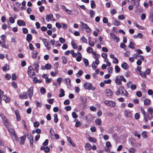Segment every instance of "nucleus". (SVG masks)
<instances>
[{
    "instance_id": "8fccbe9b",
    "label": "nucleus",
    "mask_w": 153,
    "mask_h": 153,
    "mask_svg": "<svg viewBox=\"0 0 153 153\" xmlns=\"http://www.w3.org/2000/svg\"><path fill=\"white\" fill-rule=\"evenodd\" d=\"M120 79H121V80L123 81L124 82H126V79H125L123 76L122 75H121L120 76Z\"/></svg>"
},
{
    "instance_id": "9b49d317",
    "label": "nucleus",
    "mask_w": 153,
    "mask_h": 153,
    "mask_svg": "<svg viewBox=\"0 0 153 153\" xmlns=\"http://www.w3.org/2000/svg\"><path fill=\"white\" fill-rule=\"evenodd\" d=\"M20 98L21 99H26L27 98V92H24L22 93L19 95Z\"/></svg>"
},
{
    "instance_id": "473e14b6",
    "label": "nucleus",
    "mask_w": 153,
    "mask_h": 153,
    "mask_svg": "<svg viewBox=\"0 0 153 153\" xmlns=\"http://www.w3.org/2000/svg\"><path fill=\"white\" fill-rule=\"evenodd\" d=\"M88 140L89 141L93 143H96L97 141L96 140L94 137H89Z\"/></svg>"
},
{
    "instance_id": "412c9836",
    "label": "nucleus",
    "mask_w": 153,
    "mask_h": 153,
    "mask_svg": "<svg viewBox=\"0 0 153 153\" xmlns=\"http://www.w3.org/2000/svg\"><path fill=\"white\" fill-rule=\"evenodd\" d=\"M32 35L30 34H28L27 35L26 39V40L29 42L32 39Z\"/></svg>"
},
{
    "instance_id": "774afa93",
    "label": "nucleus",
    "mask_w": 153,
    "mask_h": 153,
    "mask_svg": "<svg viewBox=\"0 0 153 153\" xmlns=\"http://www.w3.org/2000/svg\"><path fill=\"white\" fill-rule=\"evenodd\" d=\"M128 151L130 153H134L135 152V150L134 148H132L130 149Z\"/></svg>"
},
{
    "instance_id": "c756f323",
    "label": "nucleus",
    "mask_w": 153,
    "mask_h": 153,
    "mask_svg": "<svg viewBox=\"0 0 153 153\" xmlns=\"http://www.w3.org/2000/svg\"><path fill=\"white\" fill-rule=\"evenodd\" d=\"M121 67L125 70H127L128 67V66L127 63L125 62L122 65Z\"/></svg>"
},
{
    "instance_id": "c9c22d12",
    "label": "nucleus",
    "mask_w": 153,
    "mask_h": 153,
    "mask_svg": "<svg viewBox=\"0 0 153 153\" xmlns=\"http://www.w3.org/2000/svg\"><path fill=\"white\" fill-rule=\"evenodd\" d=\"M51 65L50 64H47L45 65V68L47 70H49L51 69Z\"/></svg>"
},
{
    "instance_id": "423d86ee",
    "label": "nucleus",
    "mask_w": 153,
    "mask_h": 153,
    "mask_svg": "<svg viewBox=\"0 0 153 153\" xmlns=\"http://www.w3.org/2000/svg\"><path fill=\"white\" fill-rule=\"evenodd\" d=\"M0 116L1 117L3 121V122L5 126L7 128L9 125V123L8 120L4 117V116L2 114H0Z\"/></svg>"
},
{
    "instance_id": "f3484780",
    "label": "nucleus",
    "mask_w": 153,
    "mask_h": 153,
    "mask_svg": "<svg viewBox=\"0 0 153 153\" xmlns=\"http://www.w3.org/2000/svg\"><path fill=\"white\" fill-rule=\"evenodd\" d=\"M65 83L66 84L68 88L69 87V86H71L70 82L71 80L70 79L68 78H66L64 79Z\"/></svg>"
},
{
    "instance_id": "7ed1b4c3",
    "label": "nucleus",
    "mask_w": 153,
    "mask_h": 153,
    "mask_svg": "<svg viewBox=\"0 0 153 153\" xmlns=\"http://www.w3.org/2000/svg\"><path fill=\"white\" fill-rule=\"evenodd\" d=\"M27 74L29 77L33 78V76L35 75L34 70L32 66H30L28 67Z\"/></svg>"
},
{
    "instance_id": "864d4df0",
    "label": "nucleus",
    "mask_w": 153,
    "mask_h": 153,
    "mask_svg": "<svg viewBox=\"0 0 153 153\" xmlns=\"http://www.w3.org/2000/svg\"><path fill=\"white\" fill-rule=\"evenodd\" d=\"M136 95L139 97H141L142 95V92L140 91H137L136 93Z\"/></svg>"
},
{
    "instance_id": "39448f33",
    "label": "nucleus",
    "mask_w": 153,
    "mask_h": 153,
    "mask_svg": "<svg viewBox=\"0 0 153 153\" xmlns=\"http://www.w3.org/2000/svg\"><path fill=\"white\" fill-rule=\"evenodd\" d=\"M140 0H128L129 4L137 7L139 6Z\"/></svg>"
},
{
    "instance_id": "de8ad7c7",
    "label": "nucleus",
    "mask_w": 153,
    "mask_h": 153,
    "mask_svg": "<svg viewBox=\"0 0 153 153\" xmlns=\"http://www.w3.org/2000/svg\"><path fill=\"white\" fill-rule=\"evenodd\" d=\"M71 44L72 46V47L74 49H76L77 48V45L76 44V43L73 42V41H72L71 42Z\"/></svg>"
},
{
    "instance_id": "13d9d810",
    "label": "nucleus",
    "mask_w": 153,
    "mask_h": 153,
    "mask_svg": "<svg viewBox=\"0 0 153 153\" xmlns=\"http://www.w3.org/2000/svg\"><path fill=\"white\" fill-rule=\"evenodd\" d=\"M93 51V49L92 48L89 47L87 48V51L89 53H91Z\"/></svg>"
},
{
    "instance_id": "72a5a7b5",
    "label": "nucleus",
    "mask_w": 153,
    "mask_h": 153,
    "mask_svg": "<svg viewBox=\"0 0 153 153\" xmlns=\"http://www.w3.org/2000/svg\"><path fill=\"white\" fill-rule=\"evenodd\" d=\"M91 3V7L92 8H94L96 7V4L94 1L93 0H91L90 1Z\"/></svg>"
},
{
    "instance_id": "b1692460",
    "label": "nucleus",
    "mask_w": 153,
    "mask_h": 153,
    "mask_svg": "<svg viewBox=\"0 0 153 153\" xmlns=\"http://www.w3.org/2000/svg\"><path fill=\"white\" fill-rule=\"evenodd\" d=\"M141 68L139 66L137 67V73L140 75L142 77H143V72L141 71Z\"/></svg>"
},
{
    "instance_id": "7c9ffc66",
    "label": "nucleus",
    "mask_w": 153,
    "mask_h": 153,
    "mask_svg": "<svg viewBox=\"0 0 153 153\" xmlns=\"http://www.w3.org/2000/svg\"><path fill=\"white\" fill-rule=\"evenodd\" d=\"M38 52L37 51H35L32 53V57L33 59L36 57L37 55Z\"/></svg>"
},
{
    "instance_id": "a878e982",
    "label": "nucleus",
    "mask_w": 153,
    "mask_h": 153,
    "mask_svg": "<svg viewBox=\"0 0 153 153\" xmlns=\"http://www.w3.org/2000/svg\"><path fill=\"white\" fill-rule=\"evenodd\" d=\"M8 130L10 134L11 135L13 136V135H15V133L14 130L12 128H9L8 129Z\"/></svg>"
},
{
    "instance_id": "ddd939ff",
    "label": "nucleus",
    "mask_w": 153,
    "mask_h": 153,
    "mask_svg": "<svg viewBox=\"0 0 153 153\" xmlns=\"http://www.w3.org/2000/svg\"><path fill=\"white\" fill-rule=\"evenodd\" d=\"M113 94V92L109 89L105 90V95L108 97H111Z\"/></svg>"
},
{
    "instance_id": "e2e57ef3",
    "label": "nucleus",
    "mask_w": 153,
    "mask_h": 153,
    "mask_svg": "<svg viewBox=\"0 0 153 153\" xmlns=\"http://www.w3.org/2000/svg\"><path fill=\"white\" fill-rule=\"evenodd\" d=\"M135 51L137 52V54L138 55H139L140 54H142L143 53V51L139 49L135 50Z\"/></svg>"
},
{
    "instance_id": "ea45409f",
    "label": "nucleus",
    "mask_w": 153,
    "mask_h": 153,
    "mask_svg": "<svg viewBox=\"0 0 153 153\" xmlns=\"http://www.w3.org/2000/svg\"><path fill=\"white\" fill-rule=\"evenodd\" d=\"M62 62L64 64H65L67 63V60L66 57L64 56H63L62 57Z\"/></svg>"
},
{
    "instance_id": "a18cd8bd",
    "label": "nucleus",
    "mask_w": 153,
    "mask_h": 153,
    "mask_svg": "<svg viewBox=\"0 0 153 153\" xmlns=\"http://www.w3.org/2000/svg\"><path fill=\"white\" fill-rule=\"evenodd\" d=\"M11 85L12 86L15 88H18L17 84L14 82H11Z\"/></svg>"
},
{
    "instance_id": "052dcab7",
    "label": "nucleus",
    "mask_w": 153,
    "mask_h": 153,
    "mask_svg": "<svg viewBox=\"0 0 153 153\" xmlns=\"http://www.w3.org/2000/svg\"><path fill=\"white\" fill-rule=\"evenodd\" d=\"M33 66L34 68V69H38L39 67V65L38 64V63H36L35 62L33 65Z\"/></svg>"
},
{
    "instance_id": "4d7b16f0",
    "label": "nucleus",
    "mask_w": 153,
    "mask_h": 153,
    "mask_svg": "<svg viewBox=\"0 0 153 153\" xmlns=\"http://www.w3.org/2000/svg\"><path fill=\"white\" fill-rule=\"evenodd\" d=\"M65 109L67 111H70L71 109V107L70 106H66L65 107Z\"/></svg>"
},
{
    "instance_id": "dca6fc26",
    "label": "nucleus",
    "mask_w": 153,
    "mask_h": 153,
    "mask_svg": "<svg viewBox=\"0 0 153 153\" xmlns=\"http://www.w3.org/2000/svg\"><path fill=\"white\" fill-rule=\"evenodd\" d=\"M15 113L16 116V120L17 121H19L21 120V117L18 111L16 110L15 111Z\"/></svg>"
},
{
    "instance_id": "6e6d98bb",
    "label": "nucleus",
    "mask_w": 153,
    "mask_h": 153,
    "mask_svg": "<svg viewBox=\"0 0 153 153\" xmlns=\"http://www.w3.org/2000/svg\"><path fill=\"white\" fill-rule=\"evenodd\" d=\"M90 15L91 16V18H93V16L94 15L95 13L94 12L91 10H90Z\"/></svg>"
},
{
    "instance_id": "20e7f679",
    "label": "nucleus",
    "mask_w": 153,
    "mask_h": 153,
    "mask_svg": "<svg viewBox=\"0 0 153 153\" xmlns=\"http://www.w3.org/2000/svg\"><path fill=\"white\" fill-rule=\"evenodd\" d=\"M103 103L105 105H108L111 107H114L115 106V103L111 100H105L103 101Z\"/></svg>"
},
{
    "instance_id": "f257e3e1",
    "label": "nucleus",
    "mask_w": 153,
    "mask_h": 153,
    "mask_svg": "<svg viewBox=\"0 0 153 153\" xmlns=\"http://www.w3.org/2000/svg\"><path fill=\"white\" fill-rule=\"evenodd\" d=\"M148 111L150 113V114H145L144 113V117L145 121L147 122V117L148 116L149 118V120H151L152 118V114L153 113V108L152 107H149L148 109Z\"/></svg>"
},
{
    "instance_id": "603ef678",
    "label": "nucleus",
    "mask_w": 153,
    "mask_h": 153,
    "mask_svg": "<svg viewBox=\"0 0 153 153\" xmlns=\"http://www.w3.org/2000/svg\"><path fill=\"white\" fill-rule=\"evenodd\" d=\"M59 41L60 42L63 44L65 42V40L62 37H60L59 38Z\"/></svg>"
},
{
    "instance_id": "338daca9",
    "label": "nucleus",
    "mask_w": 153,
    "mask_h": 153,
    "mask_svg": "<svg viewBox=\"0 0 153 153\" xmlns=\"http://www.w3.org/2000/svg\"><path fill=\"white\" fill-rule=\"evenodd\" d=\"M48 139H46L45 142L43 143L42 145L44 146H45L48 145Z\"/></svg>"
},
{
    "instance_id": "2eb2a0df",
    "label": "nucleus",
    "mask_w": 153,
    "mask_h": 153,
    "mask_svg": "<svg viewBox=\"0 0 153 153\" xmlns=\"http://www.w3.org/2000/svg\"><path fill=\"white\" fill-rule=\"evenodd\" d=\"M17 24L19 26H25V21L21 20H18L17 21Z\"/></svg>"
},
{
    "instance_id": "0eeeda50",
    "label": "nucleus",
    "mask_w": 153,
    "mask_h": 153,
    "mask_svg": "<svg viewBox=\"0 0 153 153\" xmlns=\"http://www.w3.org/2000/svg\"><path fill=\"white\" fill-rule=\"evenodd\" d=\"M42 40L44 43L45 46L46 47V49L49 50L51 49V45L48 43V41H47V39L45 38L42 39Z\"/></svg>"
},
{
    "instance_id": "6ab92c4d",
    "label": "nucleus",
    "mask_w": 153,
    "mask_h": 153,
    "mask_svg": "<svg viewBox=\"0 0 153 153\" xmlns=\"http://www.w3.org/2000/svg\"><path fill=\"white\" fill-rule=\"evenodd\" d=\"M133 56L134 57V58L137 59H140V58H141V59H142L143 60V56H141V55H138V54L136 53V54H134L133 55Z\"/></svg>"
},
{
    "instance_id": "bf43d9fd",
    "label": "nucleus",
    "mask_w": 153,
    "mask_h": 153,
    "mask_svg": "<svg viewBox=\"0 0 153 153\" xmlns=\"http://www.w3.org/2000/svg\"><path fill=\"white\" fill-rule=\"evenodd\" d=\"M120 22L119 21L115 20L113 24L114 25L117 26L120 25Z\"/></svg>"
},
{
    "instance_id": "09e8293b",
    "label": "nucleus",
    "mask_w": 153,
    "mask_h": 153,
    "mask_svg": "<svg viewBox=\"0 0 153 153\" xmlns=\"http://www.w3.org/2000/svg\"><path fill=\"white\" fill-rule=\"evenodd\" d=\"M82 58V55H79L76 58V60L78 62H80L81 61Z\"/></svg>"
},
{
    "instance_id": "4c0bfd02",
    "label": "nucleus",
    "mask_w": 153,
    "mask_h": 153,
    "mask_svg": "<svg viewBox=\"0 0 153 153\" xmlns=\"http://www.w3.org/2000/svg\"><path fill=\"white\" fill-rule=\"evenodd\" d=\"M82 71L81 70H80L78 71V73L76 74V75L77 77H79L80 76L82 75Z\"/></svg>"
},
{
    "instance_id": "aec40b11",
    "label": "nucleus",
    "mask_w": 153,
    "mask_h": 153,
    "mask_svg": "<svg viewBox=\"0 0 153 153\" xmlns=\"http://www.w3.org/2000/svg\"><path fill=\"white\" fill-rule=\"evenodd\" d=\"M151 101L149 99H146L144 100V105L148 106L151 104Z\"/></svg>"
},
{
    "instance_id": "cd10ccee",
    "label": "nucleus",
    "mask_w": 153,
    "mask_h": 153,
    "mask_svg": "<svg viewBox=\"0 0 153 153\" xmlns=\"http://www.w3.org/2000/svg\"><path fill=\"white\" fill-rule=\"evenodd\" d=\"M85 148L87 150H90L91 149V145L89 143H86L85 146Z\"/></svg>"
},
{
    "instance_id": "49530a36",
    "label": "nucleus",
    "mask_w": 153,
    "mask_h": 153,
    "mask_svg": "<svg viewBox=\"0 0 153 153\" xmlns=\"http://www.w3.org/2000/svg\"><path fill=\"white\" fill-rule=\"evenodd\" d=\"M40 91L41 93L42 94H45L46 92V90L43 87H42L40 88Z\"/></svg>"
},
{
    "instance_id": "bb28decb",
    "label": "nucleus",
    "mask_w": 153,
    "mask_h": 153,
    "mask_svg": "<svg viewBox=\"0 0 153 153\" xmlns=\"http://www.w3.org/2000/svg\"><path fill=\"white\" fill-rule=\"evenodd\" d=\"M119 91L120 92V94L123 95L125 90L124 88L122 86H120L119 88Z\"/></svg>"
},
{
    "instance_id": "5701e85b",
    "label": "nucleus",
    "mask_w": 153,
    "mask_h": 153,
    "mask_svg": "<svg viewBox=\"0 0 153 153\" xmlns=\"http://www.w3.org/2000/svg\"><path fill=\"white\" fill-rule=\"evenodd\" d=\"M59 92H60V93L59 95V97H64L65 96V91H64L63 89H60L59 90Z\"/></svg>"
},
{
    "instance_id": "9d476101",
    "label": "nucleus",
    "mask_w": 153,
    "mask_h": 153,
    "mask_svg": "<svg viewBox=\"0 0 153 153\" xmlns=\"http://www.w3.org/2000/svg\"><path fill=\"white\" fill-rule=\"evenodd\" d=\"M115 81L116 84L117 85H120L122 84V81L121 80V79H120V77H118L117 76H116V79H115Z\"/></svg>"
},
{
    "instance_id": "2f4dec72",
    "label": "nucleus",
    "mask_w": 153,
    "mask_h": 153,
    "mask_svg": "<svg viewBox=\"0 0 153 153\" xmlns=\"http://www.w3.org/2000/svg\"><path fill=\"white\" fill-rule=\"evenodd\" d=\"M66 137L68 141L70 143V144L73 146H75V144L72 142L71 138L68 136L67 137Z\"/></svg>"
},
{
    "instance_id": "c03bdc74",
    "label": "nucleus",
    "mask_w": 153,
    "mask_h": 153,
    "mask_svg": "<svg viewBox=\"0 0 153 153\" xmlns=\"http://www.w3.org/2000/svg\"><path fill=\"white\" fill-rule=\"evenodd\" d=\"M134 25L138 29L141 30L143 29V27L142 26L139 25L137 23H135Z\"/></svg>"
},
{
    "instance_id": "f704fd0d",
    "label": "nucleus",
    "mask_w": 153,
    "mask_h": 153,
    "mask_svg": "<svg viewBox=\"0 0 153 153\" xmlns=\"http://www.w3.org/2000/svg\"><path fill=\"white\" fill-rule=\"evenodd\" d=\"M95 123L97 125H100L101 124L102 122L101 120L100 119H97L95 120Z\"/></svg>"
},
{
    "instance_id": "e433bc0d",
    "label": "nucleus",
    "mask_w": 153,
    "mask_h": 153,
    "mask_svg": "<svg viewBox=\"0 0 153 153\" xmlns=\"http://www.w3.org/2000/svg\"><path fill=\"white\" fill-rule=\"evenodd\" d=\"M115 72L116 73H118L120 71V68L118 65H116L115 66Z\"/></svg>"
},
{
    "instance_id": "37998d69",
    "label": "nucleus",
    "mask_w": 153,
    "mask_h": 153,
    "mask_svg": "<svg viewBox=\"0 0 153 153\" xmlns=\"http://www.w3.org/2000/svg\"><path fill=\"white\" fill-rule=\"evenodd\" d=\"M134 43L131 42H130V44L128 45V47L134 49Z\"/></svg>"
},
{
    "instance_id": "a211bd4d",
    "label": "nucleus",
    "mask_w": 153,
    "mask_h": 153,
    "mask_svg": "<svg viewBox=\"0 0 153 153\" xmlns=\"http://www.w3.org/2000/svg\"><path fill=\"white\" fill-rule=\"evenodd\" d=\"M26 138V136L23 135L20 137V143L22 144H23L25 143V140Z\"/></svg>"
},
{
    "instance_id": "69168bd1",
    "label": "nucleus",
    "mask_w": 153,
    "mask_h": 153,
    "mask_svg": "<svg viewBox=\"0 0 153 153\" xmlns=\"http://www.w3.org/2000/svg\"><path fill=\"white\" fill-rule=\"evenodd\" d=\"M136 120L138 119L140 117V115L138 113H136L134 116Z\"/></svg>"
},
{
    "instance_id": "3c124183",
    "label": "nucleus",
    "mask_w": 153,
    "mask_h": 153,
    "mask_svg": "<svg viewBox=\"0 0 153 153\" xmlns=\"http://www.w3.org/2000/svg\"><path fill=\"white\" fill-rule=\"evenodd\" d=\"M150 20L153 22V12L150 13Z\"/></svg>"
},
{
    "instance_id": "c85d7f7f",
    "label": "nucleus",
    "mask_w": 153,
    "mask_h": 153,
    "mask_svg": "<svg viewBox=\"0 0 153 153\" xmlns=\"http://www.w3.org/2000/svg\"><path fill=\"white\" fill-rule=\"evenodd\" d=\"M150 72V69L149 68H147V69L146 71L144 73V78H146V75L149 74Z\"/></svg>"
},
{
    "instance_id": "5fc2aeb1",
    "label": "nucleus",
    "mask_w": 153,
    "mask_h": 153,
    "mask_svg": "<svg viewBox=\"0 0 153 153\" xmlns=\"http://www.w3.org/2000/svg\"><path fill=\"white\" fill-rule=\"evenodd\" d=\"M118 18L120 20H123L125 18V16L123 15H120L118 16Z\"/></svg>"
},
{
    "instance_id": "f03ea898",
    "label": "nucleus",
    "mask_w": 153,
    "mask_h": 153,
    "mask_svg": "<svg viewBox=\"0 0 153 153\" xmlns=\"http://www.w3.org/2000/svg\"><path fill=\"white\" fill-rule=\"evenodd\" d=\"M84 87L86 90H92L93 91H94L96 89L95 87L93 86V85L91 83L88 82H86L85 83Z\"/></svg>"
},
{
    "instance_id": "a19ab883",
    "label": "nucleus",
    "mask_w": 153,
    "mask_h": 153,
    "mask_svg": "<svg viewBox=\"0 0 153 153\" xmlns=\"http://www.w3.org/2000/svg\"><path fill=\"white\" fill-rule=\"evenodd\" d=\"M80 40L82 41L84 43H87V39L84 36H82L81 38H80Z\"/></svg>"
},
{
    "instance_id": "f8f14e48",
    "label": "nucleus",
    "mask_w": 153,
    "mask_h": 153,
    "mask_svg": "<svg viewBox=\"0 0 153 153\" xmlns=\"http://www.w3.org/2000/svg\"><path fill=\"white\" fill-rule=\"evenodd\" d=\"M125 114L127 117H131L132 116L131 111L128 110H125Z\"/></svg>"
},
{
    "instance_id": "0e129e2a",
    "label": "nucleus",
    "mask_w": 153,
    "mask_h": 153,
    "mask_svg": "<svg viewBox=\"0 0 153 153\" xmlns=\"http://www.w3.org/2000/svg\"><path fill=\"white\" fill-rule=\"evenodd\" d=\"M5 77L6 79L7 80H9L11 78L10 75L9 74H6L5 75Z\"/></svg>"
},
{
    "instance_id": "6e6552de",
    "label": "nucleus",
    "mask_w": 153,
    "mask_h": 153,
    "mask_svg": "<svg viewBox=\"0 0 153 153\" xmlns=\"http://www.w3.org/2000/svg\"><path fill=\"white\" fill-rule=\"evenodd\" d=\"M80 23L83 26V28L85 29V30L86 32L87 33H89L91 31V28L88 27L87 24L82 22H80Z\"/></svg>"
},
{
    "instance_id": "58836bf2",
    "label": "nucleus",
    "mask_w": 153,
    "mask_h": 153,
    "mask_svg": "<svg viewBox=\"0 0 153 153\" xmlns=\"http://www.w3.org/2000/svg\"><path fill=\"white\" fill-rule=\"evenodd\" d=\"M54 122L55 123H57L58 122V119L57 117V114H55L54 115Z\"/></svg>"
},
{
    "instance_id": "4be33fe9",
    "label": "nucleus",
    "mask_w": 153,
    "mask_h": 153,
    "mask_svg": "<svg viewBox=\"0 0 153 153\" xmlns=\"http://www.w3.org/2000/svg\"><path fill=\"white\" fill-rule=\"evenodd\" d=\"M53 17V15L51 14L47 15L46 17V19L48 22H49L50 20H51V19Z\"/></svg>"
},
{
    "instance_id": "680f3d73",
    "label": "nucleus",
    "mask_w": 153,
    "mask_h": 153,
    "mask_svg": "<svg viewBox=\"0 0 153 153\" xmlns=\"http://www.w3.org/2000/svg\"><path fill=\"white\" fill-rule=\"evenodd\" d=\"M33 82L34 83H37L38 81V79L36 77H34L33 78Z\"/></svg>"
},
{
    "instance_id": "393cba45",
    "label": "nucleus",
    "mask_w": 153,
    "mask_h": 153,
    "mask_svg": "<svg viewBox=\"0 0 153 153\" xmlns=\"http://www.w3.org/2000/svg\"><path fill=\"white\" fill-rule=\"evenodd\" d=\"M1 98L3 100L5 101L6 102H8L10 99L9 97L4 95H2Z\"/></svg>"
},
{
    "instance_id": "4468645a",
    "label": "nucleus",
    "mask_w": 153,
    "mask_h": 153,
    "mask_svg": "<svg viewBox=\"0 0 153 153\" xmlns=\"http://www.w3.org/2000/svg\"><path fill=\"white\" fill-rule=\"evenodd\" d=\"M110 35L112 39L114 40H116V42H118L119 41V37H117L115 34L110 33Z\"/></svg>"
},
{
    "instance_id": "79ce46f5",
    "label": "nucleus",
    "mask_w": 153,
    "mask_h": 153,
    "mask_svg": "<svg viewBox=\"0 0 153 153\" xmlns=\"http://www.w3.org/2000/svg\"><path fill=\"white\" fill-rule=\"evenodd\" d=\"M83 61L85 65L86 66H87L88 65V62L87 59H84L83 60Z\"/></svg>"
},
{
    "instance_id": "1a4fd4ad",
    "label": "nucleus",
    "mask_w": 153,
    "mask_h": 153,
    "mask_svg": "<svg viewBox=\"0 0 153 153\" xmlns=\"http://www.w3.org/2000/svg\"><path fill=\"white\" fill-rule=\"evenodd\" d=\"M28 96L31 99V97L33 94V88L32 87H30L27 91Z\"/></svg>"
}]
</instances>
